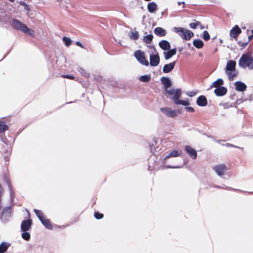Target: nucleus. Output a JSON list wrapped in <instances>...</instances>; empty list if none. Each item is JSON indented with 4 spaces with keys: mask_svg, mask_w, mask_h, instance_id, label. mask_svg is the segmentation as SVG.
Here are the masks:
<instances>
[{
    "mask_svg": "<svg viewBox=\"0 0 253 253\" xmlns=\"http://www.w3.org/2000/svg\"><path fill=\"white\" fill-rule=\"evenodd\" d=\"M167 93L169 95H173L172 99H173L174 103L176 105H182L184 106H188L190 104L188 100H180L179 98L181 96V90L180 89H169L166 91Z\"/></svg>",
    "mask_w": 253,
    "mask_h": 253,
    "instance_id": "obj_1",
    "label": "nucleus"
},
{
    "mask_svg": "<svg viewBox=\"0 0 253 253\" xmlns=\"http://www.w3.org/2000/svg\"><path fill=\"white\" fill-rule=\"evenodd\" d=\"M239 65L244 68L253 69V57L249 53L242 55L239 61Z\"/></svg>",
    "mask_w": 253,
    "mask_h": 253,
    "instance_id": "obj_2",
    "label": "nucleus"
},
{
    "mask_svg": "<svg viewBox=\"0 0 253 253\" xmlns=\"http://www.w3.org/2000/svg\"><path fill=\"white\" fill-rule=\"evenodd\" d=\"M236 65V63L234 60H229L227 63L225 71L230 81H233L238 75V72L235 69Z\"/></svg>",
    "mask_w": 253,
    "mask_h": 253,
    "instance_id": "obj_3",
    "label": "nucleus"
},
{
    "mask_svg": "<svg viewBox=\"0 0 253 253\" xmlns=\"http://www.w3.org/2000/svg\"><path fill=\"white\" fill-rule=\"evenodd\" d=\"M12 25L14 28L19 30L25 34L29 35L32 37H34L35 35V31L29 28L26 25L19 20L13 19Z\"/></svg>",
    "mask_w": 253,
    "mask_h": 253,
    "instance_id": "obj_4",
    "label": "nucleus"
},
{
    "mask_svg": "<svg viewBox=\"0 0 253 253\" xmlns=\"http://www.w3.org/2000/svg\"><path fill=\"white\" fill-rule=\"evenodd\" d=\"M173 31L178 33L182 39L186 41L189 40L194 36L192 32L181 27H175L173 28Z\"/></svg>",
    "mask_w": 253,
    "mask_h": 253,
    "instance_id": "obj_5",
    "label": "nucleus"
},
{
    "mask_svg": "<svg viewBox=\"0 0 253 253\" xmlns=\"http://www.w3.org/2000/svg\"><path fill=\"white\" fill-rule=\"evenodd\" d=\"M34 212L44 226L49 229H52V226L49 220L44 216L43 213L41 211L35 209L34 210Z\"/></svg>",
    "mask_w": 253,
    "mask_h": 253,
    "instance_id": "obj_6",
    "label": "nucleus"
},
{
    "mask_svg": "<svg viewBox=\"0 0 253 253\" xmlns=\"http://www.w3.org/2000/svg\"><path fill=\"white\" fill-rule=\"evenodd\" d=\"M134 56L138 61L142 65L148 66L149 62L145 59L144 52L138 50L134 52Z\"/></svg>",
    "mask_w": 253,
    "mask_h": 253,
    "instance_id": "obj_7",
    "label": "nucleus"
},
{
    "mask_svg": "<svg viewBox=\"0 0 253 253\" xmlns=\"http://www.w3.org/2000/svg\"><path fill=\"white\" fill-rule=\"evenodd\" d=\"M213 169L219 176H222L225 174L227 170V167L224 164H219L213 167Z\"/></svg>",
    "mask_w": 253,
    "mask_h": 253,
    "instance_id": "obj_8",
    "label": "nucleus"
},
{
    "mask_svg": "<svg viewBox=\"0 0 253 253\" xmlns=\"http://www.w3.org/2000/svg\"><path fill=\"white\" fill-rule=\"evenodd\" d=\"M160 63L159 53L155 50V53L150 55V64L151 66H157Z\"/></svg>",
    "mask_w": 253,
    "mask_h": 253,
    "instance_id": "obj_9",
    "label": "nucleus"
},
{
    "mask_svg": "<svg viewBox=\"0 0 253 253\" xmlns=\"http://www.w3.org/2000/svg\"><path fill=\"white\" fill-rule=\"evenodd\" d=\"M161 111L168 117H175L177 116V112L170 108L164 107L160 109Z\"/></svg>",
    "mask_w": 253,
    "mask_h": 253,
    "instance_id": "obj_10",
    "label": "nucleus"
},
{
    "mask_svg": "<svg viewBox=\"0 0 253 253\" xmlns=\"http://www.w3.org/2000/svg\"><path fill=\"white\" fill-rule=\"evenodd\" d=\"M11 216V210L9 207L4 208L1 213L0 217L4 222L7 221L9 217Z\"/></svg>",
    "mask_w": 253,
    "mask_h": 253,
    "instance_id": "obj_11",
    "label": "nucleus"
},
{
    "mask_svg": "<svg viewBox=\"0 0 253 253\" xmlns=\"http://www.w3.org/2000/svg\"><path fill=\"white\" fill-rule=\"evenodd\" d=\"M32 221L30 219L25 220L22 221L21 225V230L23 232L28 231L31 227Z\"/></svg>",
    "mask_w": 253,
    "mask_h": 253,
    "instance_id": "obj_12",
    "label": "nucleus"
},
{
    "mask_svg": "<svg viewBox=\"0 0 253 253\" xmlns=\"http://www.w3.org/2000/svg\"><path fill=\"white\" fill-rule=\"evenodd\" d=\"M241 33V30L238 25H235L230 31V36L233 38H236Z\"/></svg>",
    "mask_w": 253,
    "mask_h": 253,
    "instance_id": "obj_13",
    "label": "nucleus"
},
{
    "mask_svg": "<svg viewBox=\"0 0 253 253\" xmlns=\"http://www.w3.org/2000/svg\"><path fill=\"white\" fill-rule=\"evenodd\" d=\"M175 65V61H173L167 64H165L163 69V72L165 73H169L173 69Z\"/></svg>",
    "mask_w": 253,
    "mask_h": 253,
    "instance_id": "obj_14",
    "label": "nucleus"
},
{
    "mask_svg": "<svg viewBox=\"0 0 253 253\" xmlns=\"http://www.w3.org/2000/svg\"><path fill=\"white\" fill-rule=\"evenodd\" d=\"M167 51L164 52V55L165 59L166 60H168L172 57L173 55H175L176 53V48H173L172 49L168 50Z\"/></svg>",
    "mask_w": 253,
    "mask_h": 253,
    "instance_id": "obj_15",
    "label": "nucleus"
},
{
    "mask_svg": "<svg viewBox=\"0 0 253 253\" xmlns=\"http://www.w3.org/2000/svg\"><path fill=\"white\" fill-rule=\"evenodd\" d=\"M161 81L164 86L166 91L169 89V88L171 85V81L169 78L166 77H162Z\"/></svg>",
    "mask_w": 253,
    "mask_h": 253,
    "instance_id": "obj_16",
    "label": "nucleus"
},
{
    "mask_svg": "<svg viewBox=\"0 0 253 253\" xmlns=\"http://www.w3.org/2000/svg\"><path fill=\"white\" fill-rule=\"evenodd\" d=\"M185 150L193 159H195L196 158L197 152L194 149L189 146H186L185 148Z\"/></svg>",
    "mask_w": 253,
    "mask_h": 253,
    "instance_id": "obj_17",
    "label": "nucleus"
},
{
    "mask_svg": "<svg viewBox=\"0 0 253 253\" xmlns=\"http://www.w3.org/2000/svg\"><path fill=\"white\" fill-rule=\"evenodd\" d=\"M159 46L164 50H169L170 48V45L169 42L166 40H162L159 43Z\"/></svg>",
    "mask_w": 253,
    "mask_h": 253,
    "instance_id": "obj_18",
    "label": "nucleus"
},
{
    "mask_svg": "<svg viewBox=\"0 0 253 253\" xmlns=\"http://www.w3.org/2000/svg\"><path fill=\"white\" fill-rule=\"evenodd\" d=\"M154 33L158 36L164 37L167 34V31L162 27H156L154 30Z\"/></svg>",
    "mask_w": 253,
    "mask_h": 253,
    "instance_id": "obj_19",
    "label": "nucleus"
},
{
    "mask_svg": "<svg viewBox=\"0 0 253 253\" xmlns=\"http://www.w3.org/2000/svg\"><path fill=\"white\" fill-rule=\"evenodd\" d=\"M197 103L200 106H205L207 105V99L205 96L201 95L197 98Z\"/></svg>",
    "mask_w": 253,
    "mask_h": 253,
    "instance_id": "obj_20",
    "label": "nucleus"
},
{
    "mask_svg": "<svg viewBox=\"0 0 253 253\" xmlns=\"http://www.w3.org/2000/svg\"><path fill=\"white\" fill-rule=\"evenodd\" d=\"M181 154V150H172L171 152H170L167 156L165 158V160H167L171 157H176L179 156Z\"/></svg>",
    "mask_w": 253,
    "mask_h": 253,
    "instance_id": "obj_21",
    "label": "nucleus"
},
{
    "mask_svg": "<svg viewBox=\"0 0 253 253\" xmlns=\"http://www.w3.org/2000/svg\"><path fill=\"white\" fill-rule=\"evenodd\" d=\"M236 89L239 91H243L246 90L247 86L245 84L241 82H236L235 83Z\"/></svg>",
    "mask_w": 253,
    "mask_h": 253,
    "instance_id": "obj_22",
    "label": "nucleus"
},
{
    "mask_svg": "<svg viewBox=\"0 0 253 253\" xmlns=\"http://www.w3.org/2000/svg\"><path fill=\"white\" fill-rule=\"evenodd\" d=\"M214 92L217 96H222L226 93L227 89L224 87L221 86L216 88Z\"/></svg>",
    "mask_w": 253,
    "mask_h": 253,
    "instance_id": "obj_23",
    "label": "nucleus"
},
{
    "mask_svg": "<svg viewBox=\"0 0 253 253\" xmlns=\"http://www.w3.org/2000/svg\"><path fill=\"white\" fill-rule=\"evenodd\" d=\"M147 8L149 12L153 13L156 10L157 5L154 2H151L148 4Z\"/></svg>",
    "mask_w": 253,
    "mask_h": 253,
    "instance_id": "obj_24",
    "label": "nucleus"
},
{
    "mask_svg": "<svg viewBox=\"0 0 253 253\" xmlns=\"http://www.w3.org/2000/svg\"><path fill=\"white\" fill-rule=\"evenodd\" d=\"M139 34L137 31H130L128 34V36L130 39L136 40L139 38Z\"/></svg>",
    "mask_w": 253,
    "mask_h": 253,
    "instance_id": "obj_25",
    "label": "nucleus"
},
{
    "mask_svg": "<svg viewBox=\"0 0 253 253\" xmlns=\"http://www.w3.org/2000/svg\"><path fill=\"white\" fill-rule=\"evenodd\" d=\"M10 246V244L7 243L3 242L0 245V253H4Z\"/></svg>",
    "mask_w": 253,
    "mask_h": 253,
    "instance_id": "obj_26",
    "label": "nucleus"
},
{
    "mask_svg": "<svg viewBox=\"0 0 253 253\" xmlns=\"http://www.w3.org/2000/svg\"><path fill=\"white\" fill-rule=\"evenodd\" d=\"M193 45L197 48H201L204 45L203 41L201 40H195L193 42Z\"/></svg>",
    "mask_w": 253,
    "mask_h": 253,
    "instance_id": "obj_27",
    "label": "nucleus"
},
{
    "mask_svg": "<svg viewBox=\"0 0 253 253\" xmlns=\"http://www.w3.org/2000/svg\"><path fill=\"white\" fill-rule=\"evenodd\" d=\"M139 80L142 82H149L151 80V76L148 75H143L139 78Z\"/></svg>",
    "mask_w": 253,
    "mask_h": 253,
    "instance_id": "obj_28",
    "label": "nucleus"
},
{
    "mask_svg": "<svg viewBox=\"0 0 253 253\" xmlns=\"http://www.w3.org/2000/svg\"><path fill=\"white\" fill-rule=\"evenodd\" d=\"M223 80L222 79H219L212 83V86L216 88L221 87L220 85H221L223 84Z\"/></svg>",
    "mask_w": 253,
    "mask_h": 253,
    "instance_id": "obj_29",
    "label": "nucleus"
},
{
    "mask_svg": "<svg viewBox=\"0 0 253 253\" xmlns=\"http://www.w3.org/2000/svg\"><path fill=\"white\" fill-rule=\"evenodd\" d=\"M152 35H148L143 37V41L146 43H150L153 40Z\"/></svg>",
    "mask_w": 253,
    "mask_h": 253,
    "instance_id": "obj_30",
    "label": "nucleus"
},
{
    "mask_svg": "<svg viewBox=\"0 0 253 253\" xmlns=\"http://www.w3.org/2000/svg\"><path fill=\"white\" fill-rule=\"evenodd\" d=\"M63 41H64L65 44L67 46H69L72 42V40L69 38L67 37H64L63 39Z\"/></svg>",
    "mask_w": 253,
    "mask_h": 253,
    "instance_id": "obj_31",
    "label": "nucleus"
},
{
    "mask_svg": "<svg viewBox=\"0 0 253 253\" xmlns=\"http://www.w3.org/2000/svg\"><path fill=\"white\" fill-rule=\"evenodd\" d=\"M22 237L24 240L28 241L30 238V235L29 233L25 231L22 234Z\"/></svg>",
    "mask_w": 253,
    "mask_h": 253,
    "instance_id": "obj_32",
    "label": "nucleus"
},
{
    "mask_svg": "<svg viewBox=\"0 0 253 253\" xmlns=\"http://www.w3.org/2000/svg\"><path fill=\"white\" fill-rule=\"evenodd\" d=\"M8 129V126L2 124L0 121V132H2L3 131Z\"/></svg>",
    "mask_w": 253,
    "mask_h": 253,
    "instance_id": "obj_33",
    "label": "nucleus"
},
{
    "mask_svg": "<svg viewBox=\"0 0 253 253\" xmlns=\"http://www.w3.org/2000/svg\"><path fill=\"white\" fill-rule=\"evenodd\" d=\"M203 38L205 41H208L210 39V36L208 31H204Z\"/></svg>",
    "mask_w": 253,
    "mask_h": 253,
    "instance_id": "obj_34",
    "label": "nucleus"
},
{
    "mask_svg": "<svg viewBox=\"0 0 253 253\" xmlns=\"http://www.w3.org/2000/svg\"><path fill=\"white\" fill-rule=\"evenodd\" d=\"M199 25H200V22H196V23H190L189 24V26L191 28H192V29H195L196 28V27L199 26Z\"/></svg>",
    "mask_w": 253,
    "mask_h": 253,
    "instance_id": "obj_35",
    "label": "nucleus"
},
{
    "mask_svg": "<svg viewBox=\"0 0 253 253\" xmlns=\"http://www.w3.org/2000/svg\"><path fill=\"white\" fill-rule=\"evenodd\" d=\"M94 216L96 219H101L103 218V214L102 213H98V212H95Z\"/></svg>",
    "mask_w": 253,
    "mask_h": 253,
    "instance_id": "obj_36",
    "label": "nucleus"
},
{
    "mask_svg": "<svg viewBox=\"0 0 253 253\" xmlns=\"http://www.w3.org/2000/svg\"><path fill=\"white\" fill-rule=\"evenodd\" d=\"M186 95L190 97L194 96L196 95V92L194 91H188L186 93Z\"/></svg>",
    "mask_w": 253,
    "mask_h": 253,
    "instance_id": "obj_37",
    "label": "nucleus"
},
{
    "mask_svg": "<svg viewBox=\"0 0 253 253\" xmlns=\"http://www.w3.org/2000/svg\"><path fill=\"white\" fill-rule=\"evenodd\" d=\"M186 106L187 107H186L185 109L187 111H188L189 112H194L195 110H194V109L193 107H188L187 106Z\"/></svg>",
    "mask_w": 253,
    "mask_h": 253,
    "instance_id": "obj_38",
    "label": "nucleus"
},
{
    "mask_svg": "<svg viewBox=\"0 0 253 253\" xmlns=\"http://www.w3.org/2000/svg\"><path fill=\"white\" fill-rule=\"evenodd\" d=\"M63 78H67L69 79L73 80L74 79V77L72 75H64L62 76Z\"/></svg>",
    "mask_w": 253,
    "mask_h": 253,
    "instance_id": "obj_39",
    "label": "nucleus"
},
{
    "mask_svg": "<svg viewBox=\"0 0 253 253\" xmlns=\"http://www.w3.org/2000/svg\"><path fill=\"white\" fill-rule=\"evenodd\" d=\"M7 184L9 187V191H10V195L11 198H12V197L13 196V191L12 190L11 186L9 182H8Z\"/></svg>",
    "mask_w": 253,
    "mask_h": 253,
    "instance_id": "obj_40",
    "label": "nucleus"
},
{
    "mask_svg": "<svg viewBox=\"0 0 253 253\" xmlns=\"http://www.w3.org/2000/svg\"><path fill=\"white\" fill-rule=\"evenodd\" d=\"M3 193V189L1 185L0 184V209L1 208V197Z\"/></svg>",
    "mask_w": 253,
    "mask_h": 253,
    "instance_id": "obj_41",
    "label": "nucleus"
},
{
    "mask_svg": "<svg viewBox=\"0 0 253 253\" xmlns=\"http://www.w3.org/2000/svg\"><path fill=\"white\" fill-rule=\"evenodd\" d=\"M76 45L82 47V48H84V45L82 44V43H81L80 42H76Z\"/></svg>",
    "mask_w": 253,
    "mask_h": 253,
    "instance_id": "obj_42",
    "label": "nucleus"
},
{
    "mask_svg": "<svg viewBox=\"0 0 253 253\" xmlns=\"http://www.w3.org/2000/svg\"><path fill=\"white\" fill-rule=\"evenodd\" d=\"M23 5H24L25 6V9H26L27 10H29V6L28 5L25 4V3H23Z\"/></svg>",
    "mask_w": 253,
    "mask_h": 253,
    "instance_id": "obj_43",
    "label": "nucleus"
},
{
    "mask_svg": "<svg viewBox=\"0 0 253 253\" xmlns=\"http://www.w3.org/2000/svg\"><path fill=\"white\" fill-rule=\"evenodd\" d=\"M167 168H174V169H176V168H180V167H171L169 166H167Z\"/></svg>",
    "mask_w": 253,
    "mask_h": 253,
    "instance_id": "obj_44",
    "label": "nucleus"
},
{
    "mask_svg": "<svg viewBox=\"0 0 253 253\" xmlns=\"http://www.w3.org/2000/svg\"><path fill=\"white\" fill-rule=\"evenodd\" d=\"M222 105L224 109L227 108L228 107L227 104H223Z\"/></svg>",
    "mask_w": 253,
    "mask_h": 253,
    "instance_id": "obj_45",
    "label": "nucleus"
},
{
    "mask_svg": "<svg viewBox=\"0 0 253 253\" xmlns=\"http://www.w3.org/2000/svg\"><path fill=\"white\" fill-rule=\"evenodd\" d=\"M227 146H231V147H235V146H234L233 145L231 144H227Z\"/></svg>",
    "mask_w": 253,
    "mask_h": 253,
    "instance_id": "obj_46",
    "label": "nucleus"
},
{
    "mask_svg": "<svg viewBox=\"0 0 253 253\" xmlns=\"http://www.w3.org/2000/svg\"><path fill=\"white\" fill-rule=\"evenodd\" d=\"M199 26H200V28H201V29H203L205 28V27H204V26H203V25H201V24H200V25H199Z\"/></svg>",
    "mask_w": 253,
    "mask_h": 253,
    "instance_id": "obj_47",
    "label": "nucleus"
},
{
    "mask_svg": "<svg viewBox=\"0 0 253 253\" xmlns=\"http://www.w3.org/2000/svg\"><path fill=\"white\" fill-rule=\"evenodd\" d=\"M253 35H252V36H250L249 37V39L250 40L252 39H253Z\"/></svg>",
    "mask_w": 253,
    "mask_h": 253,
    "instance_id": "obj_48",
    "label": "nucleus"
},
{
    "mask_svg": "<svg viewBox=\"0 0 253 253\" xmlns=\"http://www.w3.org/2000/svg\"><path fill=\"white\" fill-rule=\"evenodd\" d=\"M181 3H184V2H178V5H180Z\"/></svg>",
    "mask_w": 253,
    "mask_h": 253,
    "instance_id": "obj_49",
    "label": "nucleus"
},
{
    "mask_svg": "<svg viewBox=\"0 0 253 253\" xmlns=\"http://www.w3.org/2000/svg\"><path fill=\"white\" fill-rule=\"evenodd\" d=\"M252 34H253V35H252L253 36V29L252 30Z\"/></svg>",
    "mask_w": 253,
    "mask_h": 253,
    "instance_id": "obj_50",
    "label": "nucleus"
},
{
    "mask_svg": "<svg viewBox=\"0 0 253 253\" xmlns=\"http://www.w3.org/2000/svg\"><path fill=\"white\" fill-rule=\"evenodd\" d=\"M9 0L11 1H14V0Z\"/></svg>",
    "mask_w": 253,
    "mask_h": 253,
    "instance_id": "obj_51",
    "label": "nucleus"
}]
</instances>
